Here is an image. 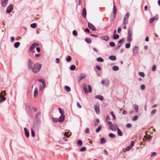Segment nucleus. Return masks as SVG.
<instances>
[{
    "label": "nucleus",
    "mask_w": 160,
    "mask_h": 160,
    "mask_svg": "<svg viewBox=\"0 0 160 160\" xmlns=\"http://www.w3.org/2000/svg\"><path fill=\"white\" fill-rule=\"evenodd\" d=\"M139 76H140L141 77H144L145 76V74L142 72H139Z\"/></svg>",
    "instance_id": "39"
},
{
    "label": "nucleus",
    "mask_w": 160,
    "mask_h": 160,
    "mask_svg": "<svg viewBox=\"0 0 160 160\" xmlns=\"http://www.w3.org/2000/svg\"><path fill=\"white\" fill-rule=\"evenodd\" d=\"M111 119V118L108 115H107L106 116V122H108V120H109Z\"/></svg>",
    "instance_id": "50"
},
{
    "label": "nucleus",
    "mask_w": 160,
    "mask_h": 160,
    "mask_svg": "<svg viewBox=\"0 0 160 160\" xmlns=\"http://www.w3.org/2000/svg\"><path fill=\"white\" fill-rule=\"evenodd\" d=\"M132 31L129 28L128 30V35L127 37V41L129 43H130L132 41Z\"/></svg>",
    "instance_id": "2"
},
{
    "label": "nucleus",
    "mask_w": 160,
    "mask_h": 160,
    "mask_svg": "<svg viewBox=\"0 0 160 160\" xmlns=\"http://www.w3.org/2000/svg\"><path fill=\"white\" fill-rule=\"evenodd\" d=\"M130 16V14L129 12H128L125 15L124 18L123 20V24L124 25L127 24L128 22V19Z\"/></svg>",
    "instance_id": "3"
},
{
    "label": "nucleus",
    "mask_w": 160,
    "mask_h": 160,
    "mask_svg": "<svg viewBox=\"0 0 160 160\" xmlns=\"http://www.w3.org/2000/svg\"><path fill=\"white\" fill-rule=\"evenodd\" d=\"M138 50V48L137 46H135L133 47L132 49V51L134 56H136L137 55Z\"/></svg>",
    "instance_id": "6"
},
{
    "label": "nucleus",
    "mask_w": 160,
    "mask_h": 160,
    "mask_svg": "<svg viewBox=\"0 0 160 160\" xmlns=\"http://www.w3.org/2000/svg\"><path fill=\"white\" fill-rule=\"evenodd\" d=\"M72 58L70 56H68L66 58V61L67 62H69L71 60Z\"/></svg>",
    "instance_id": "32"
},
{
    "label": "nucleus",
    "mask_w": 160,
    "mask_h": 160,
    "mask_svg": "<svg viewBox=\"0 0 160 160\" xmlns=\"http://www.w3.org/2000/svg\"><path fill=\"white\" fill-rule=\"evenodd\" d=\"M131 148H132L131 147H130V146H128L126 148L125 150L126 151H129Z\"/></svg>",
    "instance_id": "53"
},
{
    "label": "nucleus",
    "mask_w": 160,
    "mask_h": 160,
    "mask_svg": "<svg viewBox=\"0 0 160 160\" xmlns=\"http://www.w3.org/2000/svg\"><path fill=\"white\" fill-rule=\"evenodd\" d=\"M109 45L112 47H114L115 46V43L114 42H110Z\"/></svg>",
    "instance_id": "46"
},
{
    "label": "nucleus",
    "mask_w": 160,
    "mask_h": 160,
    "mask_svg": "<svg viewBox=\"0 0 160 160\" xmlns=\"http://www.w3.org/2000/svg\"><path fill=\"white\" fill-rule=\"evenodd\" d=\"M41 114V112H37L35 115V118H38V116L40 115Z\"/></svg>",
    "instance_id": "45"
},
{
    "label": "nucleus",
    "mask_w": 160,
    "mask_h": 160,
    "mask_svg": "<svg viewBox=\"0 0 160 160\" xmlns=\"http://www.w3.org/2000/svg\"><path fill=\"white\" fill-rule=\"evenodd\" d=\"M38 88H36L34 89V97H36L38 95Z\"/></svg>",
    "instance_id": "19"
},
{
    "label": "nucleus",
    "mask_w": 160,
    "mask_h": 160,
    "mask_svg": "<svg viewBox=\"0 0 160 160\" xmlns=\"http://www.w3.org/2000/svg\"><path fill=\"white\" fill-rule=\"evenodd\" d=\"M24 129L25 131V134L26 137L27 138L29 136V131L26 128H24Z\"/></svg>",
    "instance_id": "15"
},
{
    "label": "nucleus",
    "mask_w": 160,
    "mask_h": 160,
    "mask_svg": "<svg viewBox=\"0 0 160 160\" xmlns=\"http://www.w3.org/2000/svg\"><path fill=\"white\" fill-rule=\"evenodd\" d=\"M102 127L99 126L96 130V132L97 133L101 129Z\"/></svg>",
    "instance_id": "41"
},
{
    "label": "nucleus",
    "mask_w": 160,
    "mask_h": 160,
    "mask_svg": "<svg viewBox=\"0 0 160 160\" xmlns=\"http://www.w3.org/2000/svg\"><path fill=\"white\" fill-rule=\"evenodd\" d=\"M109 58L112 61H115L116 59V56L113 55L110 56Z\"/></svg>",
    "instance_id": "21"
},
{
    "label": "nucleus",
    "mask_w": 160,
    "mask_h": 160,
    "mask_svg": "<svg viewBox=\"0 0 160 160\" xmlns=\"http://www.w3.org/2000/svg\"><path fill=\"white\" fill-rule=\"evenodd\" d=\"M37 81L40 82H41L42 83L43 82H44V80L42 79H38L37 80Z\"/></svg>",
    "instance_id": "56"
},
{
    "label": "nucleus",
    "mask_w": 160,
    "mask_h": 160,
    "mask_svg": "<svg viewBox=\"0 0 160 160\" xmlns=\"http://www.w3.org/2000/svg\"><path fill=\"white\" fill-rule=\"evenodd\" d=\"M117 130L118 135L120 136H122V134L120 129L119 128H118Z\"/></svg>",
    "instance_id": "20"
},
{
    "label": "nucleus",
    "mask_w": 160,
    "mask_h": 160,
    "mask_svg": "<svg viewBox=\"0 0 160 160\" xmlns=\"http://www.w3.org/2000/svg\"><path fill=\"white\" fill-rule=\"evenodd\" d=\"M134 144V142L133 141H132L131 142L130 145L129 146L132 148V147Z\"/></svg>",
    "instance_id": "55"
},
{
    "label": "nucleus",
    "mask_w": 160,
    "mask_h": 160,
    "mask_svg": "<svg viewBox=\"0 0 160 160\" xmlns=\"http://www.w3.org/2000/svg\"><path fill=\"white\" fill-rule=\"evenodd\" d=\"M130 47V44L129 43H127L125 45V48H129Z\"/></svg>",
    "instance_id": "48"
},
{
    "label": "nucleus",
    "mask_w": 160,
    "mask_h": 160,
    "mask_svg": "<svg viewBox=\"0 0 160 160\" xmlns=\"http://www.w3.org/2000/svg\"><path fill=\"white\" fill-rule=\"evenodd\" d=\"M85 40L86 42L88 43H91L92 42V40L90 38H86Z\"/></svg>",
    "instance_id": "23"
},
{
    "label": "nucleus",
    "mask_w": 160,
    "mask_h": 160,
    "mask_svg": "<svg viewBox=\"0 0 160 160\" xmlns=\"http://www.w3.org/2000/svg\"><path fill=\"white\" fill-rule=\"evenodd\" d=\"M107 122H108V124L109 126V128H110L111 127H112V123L110 121H108Z\"/></svg>",
    "instance_id": "49"
},
{
    "label": "nucleus",
    "mask_w": 160,
    "mask_h": 160,
    "mask_svg": "<svg viewBox=\"0 0 160 160\" xmlns=\"http://www.w3.org/2000/svg\"><path fill=\"white\" fill-rule=\"evenodd\" d=\"M30 27L33 28L37 27V24L36 23H33L30 24Z\"/></svg>",
    "instance_id": "35"
},
{
    "label": "nucleus",
    "mask_w": 160,
    "mask_h": 160,
    "mask_svg": "<svg viewBox=\"0 0 160 160\" xmlns=\"http://www.w3.org/2000/svg\"><path fill=\"white\" fill-rule=\"evenodd\" d=\"M85 132L86 133H89V128H87L86 129Z\"/></svg>",
    "instance_id": "60"
},
{
    "label": "nucleus",
    "mask_w": 160,
    "mask_h": 160,
    "mask_svg": "<svg viewBox=\"0 0 160 160\" xmlns=\"http://www.w3.org/2000/svg\"><path fill=\"white\" fill-rule=\"evenodd\" d=\"M106 142V140L104 138H102L101 139L100 143L102 144L105 143Z\"/></svg>",
    "instance_id": "28"
},
{
    "label": "nucleus",
    "mask_w": 160,
    "mask_h": 160,
    "mask_svg": "<svg viewBox=\"0 0 160 160\" xmlns=\"http://www.w3.org/2000/svg\"><path fill=\"white\" fill-rule=\"evenodd\" d=\"M96 68L98 70H101V68L98 65H97L96 66Z\"/></svg>",
    "instance_id": "64"
},
{
    "label": "nucleus",
    "mask_w": 160,
    "mask_h": 160,
    "mask_svg": "<svg viewBox=\"0 0 160 160\" xmlns=\"http://www.w3.org/2000/svg\"><path fill=\"white\" fill-rule=\"evenodd\" d=\"M140 88L142 90H144L145 88V86L144 84H142L140 86Z\"/></svg>",
    "instance_id": "51"
},
{
    "label": "nucleus",
    "mask_w": 160,
    "mask_h": 160,
    "mask_svg": "<svg viewBox=\"0 0 160 160\" xmlns=\"http://www.w3.org/2000/svg\"><path fill=\"white\" fill-rule=\"evenodd\" d=\"M65 116L64 115H61L59 118L58 119L59 121L62 122H63Z\"/></svg>",
    "instance_id": "14"
},
{
    "label": "nucleus",
    "mask_w": 160,
    "mask_h": 160,
    "mask_svg": "<svg viewBox=\"0 0 160 160\" xmlns=\"http://www.w3.org/2000/svg\"><path fill=\"white\" fill-rule=\"evenodd\" d=\"M109 136L111 138H114L115 137V135L112 133H110L109 134Z\"/></svg>",
    "instance_id": "36"
},
{
    "label": "nucleus",
    "mask_w": 160,
    "mask_h": 160,
    "mask_svg": "<svg viewBox=\"0 0 160 160\" xmlns=\"http://www.w3.org/2000/svg\"><path fill=\"white\" fill-rule=\"evenodd\" d=\"M110 114L112 115V117H113V119L114 120H115L116 119V117L115 116V115L114 114V113L113 112H111L110 113Z\"/></svg>",
    "instance_id": "44"
},
{
    "label": "nucleus",
    "mask_w": 160,
    "mask_h": 160,
    "mask_svg": "<svg viewBox=\"0 0 160 160\" xmlns=\"http://www.w3.org/2000/svg\"><path fill=\"white\" fill-rule=\"evenodd\" d=\"M88 92L91 93L92 92V88L91 87L90 85H88Z\"/></svg>",
    "instance_id": "40"
},
{
    "label": "nucleus",
    "mask_w": 160,
    "mask_h": 160,
    "mask_svg": "<svg viewBox=\"0 0 160 160\" xmlns=\"http://www.w3.org/2000/svg\"><path fill=\"white\" fill-rule=\"evenodd\" d=\"M101 83L102 84L104 85L105 86L107 87L109 85V81L108 79H105L104 80L102 81Z\"/></svg>",
    "instance_id": "5"
},
{
    "label": "nucleus",
    "mask_w": 160,
    "mask_h": 160,
    "mask_svg": "<svg viewBox=\"0 0 160 160\" xmlns=\"http://www.w3.org/2000/svg\"><path fill=\"white\" fill-rule=\"evenodd\" d=\"M117 124L116 123H115L113 124H112V127H111L110 129L112 131H116L117 130V129L118 128H117Z\"/></svg>",
    "instance_id": "12"
},
{
    "label": "nucleus",
    "mask_w": 160,
    "mask_h": 160,
    "mask_svg": "<svg viewBox=\"0 0 160 160\" xmlns=\"http://www.w3.org/2000/svg\"><path fill=\"white\" fill-rule=\"evenodd\" d=\"M99 122V119H97V122H95V123H94L95 126H97L98 125V123Z\"/></svg>",
    "instance_id": "59"
},
{
    "label": "nucleus",
    "mask_w": 160,
    "mask_h": 160,
    "mask_svg": "<svg viewBox=\"0 0 160 160\" xmlns=\"http://www.w3.org/2000/svg\"><path fill=\"white\" fill-rule=\"evenodd\" d=\"M86 147H82L80 148V151L81 152H84V151H86Z\"/></svg>",
    "instance_id": "37"
},
{
    "label": "nucleus",
    "mask_w": 160,
    "mask_h": 160,
    "mask_svg": "<svg viewBox=\"0 0 160 160\" xmlns=\"http://www.w3.org/2000/svg\"><path fill=\"white\" fill-rule=\"evenodd\" d=\"M59 111L60 113L61 114V115H64V111L63 109L59 108Z\"/></svg>",
    "instance_id": "30"
},
{
    "label": "nucleus",
    "mask_w": 160,
    "mask_h": 160,
    "mask_svg": "<svg viewBox=\"0 0 160 160\" xmlns=\"http://www.w3.org/2000/svg\"><path fill=\"white\" fill-rule=\"evenodd\" d=\"M72 33L75 36H76L77 35V31L75 30H74L73 31Z\"/></svg>",
    "instance_id": "54"
},
{
    "label": "nucleus",
    "mask_w": 160,
    "mask_h": 160,
    "mask_svg": "<svg viewBox=\"0 0 160 160\" xmlns=\"http://www.w3.org/2000/svg\"><path fill=\"white\" fill-rule=\"evenodd\" d=\"M76 67L74 65H72L70 67V69L71 70H74L75 69Z\"/></svg>",
    "instance_id": "38"
},
{
    "label": "nucleus",
    "mask_w": 160,
    "mask_h": 160,
    "mask_svg": "<svg viewBox=\"0 0 160 160\" xmlns=\"http://www.w3.org/2000/svg\"><path fill=\"white\" fill-rule=\"evenodd\" d=\"M119 37V35L118 34H115L114 35H113V38L114 39H117Z\"/></svg>",
    "instance_id": "33"
},
{
    "label": "nucleus",
    "mask_w": 160,
    "mask_h": 160,
    "mask_svg": "<svg viewBox=\"0 0 160 160\" xmlns=\"http://www.w3.org/2000/svg\"><path fill=\"white\" fill-rule=\"evenodd\" d=\"M83 88L84 91V92L85 93H87V94L88 93V90L87 89V85L85 84L83 85Z\"/></svg>",
    "instance_id": "17"
},
{
    "label": "nucleus",
    "mask_w": 160,
    "mask_h": 160,
    "mask_svg": "<svg viewBox=\"0 0 160 160\" xmlns=\"http://www.w3.org/2000/svg\"><path fill=\"white\" fill-rule=\"evenodd\" d=\"M65 88L66 90V91L68 92H70L71 90L70 87L68 86H65Z\"/></svg>",
    "instance_id": "34"
},
{
    "label": "nucleus",
    "mask_w": 160,
    "mask_h": 160,
    "mask_svg": "<svg viewBox=\"0 0 160 160\" xmlns=\"http://www.w3.org/2000/svg\"><path fill=\"white\" fill-rule=\"evenodd\" d=\"M31 135L32 137H35V132L32 129H31Z\"/></svg>",
    "instance_id": "43"
},
{
    "label": "nucleus",
    "mask_w": 160,
    "mask_h": 160,
    "mask_svg": "<svg viewBox=\"0 0 160 160\" xmlns=\"http://www.w3.org/2000/svg\"><path fill=\"white\" fill-rule=\"evenodd\" d=\"M82 15L84 18H86V10L85 8H83L82 10Z\"/></svg>",
    "instance_id": "18"
},
{
    "label": "nucleus",
    "mask_w": 160,
    "mask_h": 160,
    "mask_svg": "<svg viewBox=\"0 0 160 160\" xmlns=\"http://www.w3.org/2000/svg\"><path fill=\"white\" fill-rule=\"evenodd\" d=\"M52 121L55 122H57L58 121V118H52Z\"/></svg>",
    "instance_id": "47"
},
{
    "label": "nucleus",
    "mask_w": 160,
    "mask_h": 160,
    "mask_svg": "<svg viewBox=\"0 0 160 160\" xmlns=\"http://www.w3.org/2000/svg\"><path fill=\"white\" fill-rule=\"evenodd\" d=\"M94 109L97 114H100V112L99 110V104L96 105L94 106Z\"/></svg>",
    "instance_id": "7"
},
{
    "label": "nucleus",
    "mask_w": 160,
    "mask_h": 160,
    "mask_svg": "<svg viewBox=\"0 0 160 160\" xmlns=\"http://www.w3.org/2000/svg\"><path fill=\"white\" fill-rule=\"evenodd\" d=\"M133 107L134 108V109L135 110V111L136 112H137L138 111V105L136 104H135L133 105Z\"/></svg>",
    "instance_id": "25"
},
{
    "label": "nucleus",
    "mask_w": 160,
    "mask_h": 160,
    "mask_svg": "<svg viewBox=\"0 0 160 160\" xmlns=\"http://www.w3.org/2000/svg\"><path fill=\"white\" fill-rule=\"evenodd\" d=\"M113 12L114 14H116L117 13V8L115 5H114L113 9Z\"/></svg>",
    "instance_id": "26"
},
{
    "label": "nucleus",
    "mask_w": 160,
    "mask_h": 160,
    "mask_svg": "<svg viewBox=\"0 0 160 160\" xmlns=\"http://www.w3.org/2000/svg\"><path fill=\"white\" fill-rule=\"evenodd\" d=\"M95 98L99 99L101 101H102L103 100V97L100 95H97L95 96Z\"/></svg>",
    "instance_id": "16"
},
{
    "label": "nucleus",
    "mask_w": 160,
    "mask_h": 160,
    "mask_svg": "<svg viewBox=\"0 0 160 160\" xmlns=\"http://www.w3.org/2000/svg\"><path fill=\"white\" fill-rule=\"evenodd\" d=\"M71 135V132H65L64 133V135L67 138L69 137Z\"/></svg>",
    "instance_id": "22"
},
{
    "label": "nucleus",
    "mask_w": 160,
    "mask_h": 160,
    "mask_svg": "<svg viewBox=\"0 0 160 160\" xmlns=\"http://www.w3.org/2000/svg\"><path fill=\"white\" fill-rule=\"evenodd\" d=\"M33 63V62L32 60L30 59H29L28 63V68L29 69H31L34 73H37L40 71L42 65L40 64L36 63L32 66Z\"/></svg>",
    "instance_id": "1"
},
{
    "label": "nucleus",
    "mask_w": 160,
    "mask_h": 160,
    "mask_svg": "<svg viewBox=\"0 0 160 160\" xmlns=\"http://www.w3.org/2000/svg\"><path fill=\"white\" fill-rule=\"evenodd\" d=\"M154 20V18H151V19H150L149 20V22L150 23H152Z\"/></svg>",
    "instance_id": "57"
},
{
    "label": "nucleus",
    "mask_w": 160,
    "mask_h": 160,
    "mask_svg": "<svg viewBox=\"0 0 160 160\" xmlns=\"http://www.w3.org/2000/svg\"><path fill=\"white\" fill-rule=\"evenodd\" d=\"M126 126L127 128H130L132 126V125L130 123H128L127 124Z\"/></svg>",
    "instance_id": "63"
},
{
    "label": "nucleus",
    "mask_w": 160,
    "mask_h": 160,
    "mask_svg": "<svg viewBox=\"0 0 160 160\" xmlns=\"http://www.w3.org/2000/svg\"><path fill=\"white\" fill-rule=\"evenodd\" d=\"M6 98L4 96L2 97L0 99V103H1V102L4 101L6 100Z\"/></svg>",
    "instance_id": "42"
},
{
    "label": "nucleus",
    "mask_w": 160,
    "mask_h": 160,
    "mask_svg": "<svg viewBox=\"0 0 160 160\" xmlns=\"http://www.w3.org/2000/svg\"><path fill=\"white\" fill-rule=\"evenodd\" d=\"M156 110L155 109H154L151 111V113L152 114H154L156 113Z\"/></svg>",
    "instance_id": "62"
},
{
    "label": "nucleus",
    "mask_w": 160,
    "mask_h": 160,
    "mask_svg": "<svg viewBox=\"0 0 160 160\" xmlns=\"http://www.w3.org/2000/svg\"><path fill=\"white\" fill-rule=\"evenodd\" d=\"M119 69V68L117 66H114L112 67V70L114 71H116Z\"/></svg>",
    "instance_id": "31"
},
{
    "label": "nucleus",
    "mask_w": 160,
    "mask_h": 160,
    "mask_svg": "<svg viewBox=\"0 0 160 160\" xmlns=\"http://www.w3.org/2000/svg\"><path fill=\"white\" fill-rule=\"evenodd\" d=\"M8 2V0H1V4L2 7H6Z\"/></svg>",
    "instance_id": "11"
},
{
    "label": "nucleus",
    "mask_w": 160,
    "mask_h": 160,
    "mask_svg": "<svg viewBox=\"0 0 160 160\" xmlns=\"http://www.w3.org/2000/svg\"><path fill=\"white\" fill-rule=\"evenodd\" d=\"M13 5L12 4H10L8 6L6 10V12L9 13L11 12L13 9Z\"/></svg>",
    "instance_id": "4"
},
{
    "label": "nucleus",
    "mask_w": 160,
    "mask_h": 160,
    "mask_svg": "<svg viewBox=\"0 0 160 160\" xmlns=\"http://www.w3.org/2000/svg\"><path fill=\"white\" fill-rule=\"evenodd\" d=\"M20 45V43L19 42H17L14 43V46L15 48H17Z\"/></svg>",
    "instance_id": "29"
},
{
    "label": "nucleus",
    "mask_w": 160,
    "mask_h": 160,
    "mask_svg": "<svg viewBox=\"0 0 160 160\" xmlns=\"http://www.w3.org/2000/svg\"><path fill=\"white\" fill-rule=\"evenodd\" d=\"M77 143L79 146L80 147L82 146V142L81 140H79L77 141Z\"/></svg>",
    "instance_id": "24"
},
{
    "label": "nucleus",
    "mask_w": 160,
    "mask_h": 160,
    "mask_svg": "<svg viewBox=\"0 0 160 160\" xmlns=\"http://www.w3.org/2000/svg\"><path fill=\"white\" fill-rule=\"evenodd\" d=\"M86 77V74L85 73L81 74L78 77V82H80L82 79L85 78Z\"/></svg>",
    "instance_id": "10"
},
{
    "label": "nucleus",
    "mask_w": 160,
    "mask_h": 160,
    "mask_svg": "<svg viewBox=\"0 0 160 160\" xmlns=\"http://www.w3.org/2000/svg\"><path fill=\"white\" fill-rule=\"evenodd\" d=\"M39 46V44L38 43L34 42L32 43L30 47V51H31L34 48Z\"/></svg>",
    "instance_id": "8"
},
{
    "label": "nucleus",
    "mask_w": 160,
    "mask_h": 160,
    "mask_svg": "<svg viewBox=\"0 0 160 160\" xmlns=\"http://www.w3.org/2000/svg\"><path fill=\"white\" fill-rule=\"evenodd\" d=\"M138 116L137 115H135L134 116L133 118L132 119L133 121H135L138 119Z\"/></svg>",
    "instance_id": "52"
},
{
    "label": "nucleus",
    "mask_w": 160,
    "mask_h": 160,
    "mask_svg": "<svg viewBox=\"0 0 160 160\" xmlns=\"http://www.w3.org/2000/svg\"><path fill=\"white\" fill-rule=\"evenodd\" d=\"M124 40V39L122 38L121 39H120L118 42V43L119 44H121V43Z\"/></svg>",
    "instance_id": "61"
},
{
    "label": "nucleus",
    "mask_w": 160,
    "mask_h": 160,
    "mask_svg": "<svg viewBox=\"0 0 160 160\" xmlns=\"http://www.w3.org/2000/svg\"><path fill=\"white\" fill-rule=\"evenodd\" d=\"M88 27L90 29L93 30V31H95L96 30V29L95 27L91 23L89 22L88 23Z\"/></svg>",
    "instance_id": "9"
},
{
    "label": "nucleus",
    "mask_w": 160,
    "mask_h": 160,
    "mask_svg": "<svg viewBox=\"0 0 160 160\" xmlns=\"http://www.w3.org/2000/svg\"><path fill=\"white\" fill-rule=\"evenodd\" d=\"M156 69V66L155 65H154L153 66L152 68V71H155Z\"/></svg>",
    "instance_id": "58"
},
{
    "label": "nucleus",
    "mask_w": 160,
    "mask_h": 160,
    "mask_svg": "<svg viewBox=\"0 0 160 160\" xmlns=\"http://www.w3.org/2000/svg\"><path fill=\"white\" fill-rule=\"evenodd\" d=\"M97 60L98 61L100 62H102L104 61L103 59L101 57H99L97 58Z\"/></svg>",
    "instance_id": "27"
},
{
    "label": "nucleus",
    "mask_w": 160,
    "mask_h": 160,
    "mask_svg": "<svg viewBox=\"0 0 160 160\" xmlns=\"http://www.w3.org/2000/svg\"><path fill=\"white\" fill-rule=\"evenodd\" d=\"M100 38L106 41H108L109 40V38L108 36H100Z\"/></svg>",
    "instance_id": "13"
}]
</instances>
